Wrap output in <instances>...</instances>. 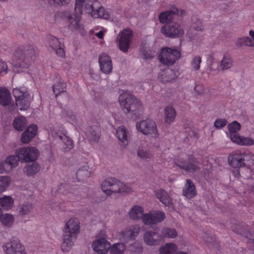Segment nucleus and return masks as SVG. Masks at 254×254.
Listing matches in <instances>:
<instances>
[{
  "label": "nucleus",
  "mask_w": 254,
  "mask_h": 254,
  "mask_svg": "<svg viewBox=\"0 0 254 254\" xmlns=\"http://www.w3.org/2000/svg\"><path fill=\"white\" fill-rule=\"evenodd\" d=\"M63 242L61 249L64 252L69 251L75 242L80 232V222L75 217L70 218L63 229Z\"/></svg>",
  "instance_id": "nucleus-1"
},
{
  "label": "nucleus",
  "mask_w": 254,
  "mask_h": 254,
  "mask_svg": "<svg viewBox=\"0 0 254 254\" xmlns=\"http://www.w3.org/2000/svg\"><path fill=\"white\" fill-rule=\"evenodd\" d=\"M119 101L126 114L131 113L135 115H141L143 112V107L140 101L129 92L122 91L119 97Z\"/></svg>",
  "instance_id": "nucleus-2"
},
{
  "label": "nucleus",
  "mask_w": 254,
  "mask_h": 254,
  "mask_svg": "<svg viewBox=\"0 0 254 254\" xmlns=\"http://www.w3.org/2000/svg\"><path fill=\"white\" fill-rule=\"evenodd\" d=\"M241 125L237 121H234L228 126L229 137L231 141L241 146H251L254 144V140L250 137L240 135L237 132L240 130Z\"/></svg>",
  "instance_id": "nucleus-3"
},
{
  "label": "nucleus",
  "mask_w": 254,
  "mask_h": 254,
  "mask_svg": "<svg viewBox=\"0 0 254 254\" xmlns=\"http://www.w3.org/2000/svg\"><path fill=\"white\" fill-rule=\"evenodd\" d=\"M136 128L138 131L150 137L156 138L159 136L156 123L152 120L147 119L137 122Z\"/></svg>",
  "instance_id": "nucleus-4"
},
{
  "label": "nucleus",
  "mask_w": 254,
  "mask_h": 254,
  "mask_svg": "<svg viewBox=\"0 0 254 254\" xmlns=\"http://www.w3.org/2000/svg\"><path fill=\"white\" fill-rule=\"evenodd\" d=\"M174 163L173 167L176 165L179 168L190 173L197 172L200 169L199 162L191 155H188L185 160L183 158H178Z\"/></svg>",
  "instance_id": "nucleus-5"
},
{
  "label": "nucleus",
  "mask_w": 254,
  "mask_h": 254,
  "mask_svg": "<svg viewBox=\"0 0 254 254\" xmlns=\"http://www.w3.org/2000/svg\"><path fill=\"white\" fill-rule=\"evenodd\" d=\"M34 52L31 49H17L14 52V56L18 61L15 66L21 68H27L30 65L29 59L32 57Z\"/></svg>",
  "instance_id": "nucleus-6"
},
{
  "label": "nucleus",
  "mask_w": 254,
  "mask_h": 254,
  "mask_svg": "<svg viewBox=\"0 0 254 254\" xmlns=\"http://www.w3.org/2000/svg\"><path fill=\"white\" fill-rule=\"evenodd\" d=\"M181 52L177 49H162L159 56L160 62L163 64H173L180 59Z\"/></svg>",
  "instance_id": "nucleus-7"
},
{
  "label": "nucleus",
  "mask_w": 254,
  "mask_h": 254,
  "mask_svg": "<svg viewBox=\"0 0 254 254\" xmlns=\"http://www.w3.org/2000/svg\"><path fill=\"white\" fill-rule=\"evenodd\" d=\"M85 0H75L74 6L75 14L68 16L69 27L72 29H79L80 28V15L82 14L83 6Z\"/></svg>",
  "instance_id": "nucleus-8"
},
{
  "label": "nucleus",
  "mask_w": 254,
  "mask_h": 254,
  "mask_svg": "<svg viewBox=\"0 0 254 254\" xmlns=\"http://www.w3.org/2000/svg\"><path fill=\"white\" fill-rule=\"evenodd\" d=\"M85 11L93 18L102 17L106 18L104 14V9L97 0H87L85 4Z\"/></svg>",
  "instance_id": "nucleus-9"
},
{
  "label": "nucleus",
  "mask_w": 254,
  "mask_h": 254,
  "mask_svg": "<svg viewBox=\"0 0 254 254\" xmlns=\"http://www.w3.org/2000/svg\"><path fill=\"white\" fill-rule=\"evenodd\" d=\"M16 152L22 162L35 161L37 159L38 155V150L34 147H22Z\"/></svg>",
  "instance_id": "nucleus-10"
},
{
  "label": "nucleus",
  "mask_w": 254,
  "mask_h": 254,
  "mask_svg": "<svg viewBox=\"0 0 254 254\" xmlns=\"http://www.w3.org/2000/svg\"><path fill=\"white\" fill-rule=\"evenodd\" d=\"M161 33L166 37H179L184 34V31L180 25L176 23L164 25L161 29Z\"/></svg>",
  "instance_id": "nucleus-11"
},
{
  "label": "nucleus",
  "mask_w": 254,
  "mask_h": 254,
  "mask_svg": "<svg viewBox=\"0 0 254 254\" xmlns=\"http://www.w3.org/2000/svg\"><path fill=\"white\" fill-rule=\"evenodd\" d=\"M165 217V213L163 211L155 210L144 214L142 221L145 225H153L162 222Z\"/></svg>",
  "instance_id": "nucleus-12"
},
{
  "label": "nucleus",
  "mask_w": 254,
  "mask_h": 254,
  "mask_svg": "<svg viewBox=\"0 0 254 254\" xmlns=\"http://www.w3.org/2000/svg\"><path fill=\"white\" fill-rule=\"evenodd\" d=\"M6 254H26L19 240L15 238L11 239V241L6 243L3 247Z\"/></svg>",
  "instance_id": "nucleus-13"
},
{
  "label": "nucleus",
  "mask_w": 254,
  "mask_h": 254,
  "mask_svg": "<svg viewBox=\"0 0 254 254\" xmlns=\"http://www.w3.org/2000/svg\"><path fill=\"white\" fill-rule=\"evenodd\" d=\"M244 153L240 151H233L228 157L229 164L232 167L236 169L244 166Z\"/></svg>",
  "instance_id": "nucleus-14"
},
{
  "label": "nucleus",
  "mask_w": 254,
  "mask_h": 254,
  "mask_svg": "<svg viewBox=\"0 0 254 254\" xmlns=\"http://www.w3.org/2000/svg\"><path fill=\"white\" fill-rule=\"evenodd\" d=\"M92 247L94 251L99 254H105L110 249V243L105 238H98L93 242Z\"/></svg>",
  "instance_id": "nucleus-15"
},
{
  "label": "nucleus",
  "mask_w": 254,
  "mask_h": 254,
  "mask_svg": "<svg viewBox=\"0 0 254 254\" xmlns=\"http://www.w3.org/2000/svg\"><path fill=\"white\" fill-rule=\"evenodd\" d=\"M186 13L185 10H182L180 12L176 7H173L171 10H167L160 13L159 19L161 23H165L171 22L175 15H183Z\"/></svg>",
  "instance_id": "nucleus-16"
},
{
  "label": "nucleus",
  "mask_w": 254,
  "mask_h": 254,
  "mask_svg": "<svg viewBox=\"0 0 254 254\" xmlns=\"http://www.w3.org/2000/svg\"><path fill=\"white\" fill-rule=\"evenodd\" d=\"M140 231V227L138 225L131 226L128 230L122 232L120 239L125 241L133 240L137 236Z\"/></svg>",
  "instance_id": "nucleus-17"
},
{
  "label": "nucleus",
  "mask_w": 254,
  "mask_h": 254,
  "mask_svg": "<svg viewBox=\"0 0 254 254\" xmlns=\"http://www.w3.org/2000/svg\"><path fill=\"white\" fill-rule=\"evenodd\" d=\"M132 36V31L130 29L123 31L119 36V48H129V45Z\"/></svg>",
  "instance_id": "nucleus-18"
},
{
  "label": "nucleus",
  "mask_w": 254,
  "mask_h": 254,
  "mask_svg": "<svg viewBox=\"0 0 254 254\" xmlns=\"http://www.w3.org/2000/svg\"><path fill=\"white\" fill-rule=\"evenodd\" d=\"M116 136L124 147H126L129 142V134L127 129L124 126L118 127L116 130Z\"/></svg>",
  "instance_id": "nucleus-19"
},
{
  "label": "nucleus",
  "mask_w": 254,
  "mask_h": 254,
  "mask_svg": "<svg viewBox=\"0 0 254 254\" xmlns=\"http://www.w3.org/2000/svg\"><path fill=\"white\" fill-rule=\"evenodd\" d=\"M37 130V127L35 125H30L23 132L21 140L23 143H28L36 135Z\"/></svg>",
  "instance_id": "nucleus-20"
},
{
  "label": "nucleus",
  "mask_w": 254,
  "mask_h": 254,
  "mask_svg": "<svg viewBox=\"0 0 254 254\" xmlns=\"http://www.w3.org/2000/svg\"><path fill=\"white\" fill-rule=\"evenodd\" d=\"M101 70L105 74H109L111 72V60L110 57L105 54L99 57Z\"/></svg>",
  "instance_id": "nucleus-21"
},
{
  "label": "nucleus",
  "mask_w": 254,
  "mask_h": 254,
  "mask_svg": "<svg viewBox=\"0 0 254 254\" xmlns=\"http://www.w3.org/2000/svg\"><path fill=\"white\" fill-rule=\"evenodd\" d=\"M143 240L148 246H156L159 244L160 239L157 233L149 231L144 233Z\"/></svg>",
  "instance_id": "nucleus-22"
},
{
  "label": "nucleus",
  "mask_w": 254,
  "mask_h": 254,
  "mask_svg": "<svg viewBox=\"0 0 254 254\" xmlns=\"http://www.w3.org/2000/svg\"><path fill=\"white\" fill-rule=\"evenodd\" d=\"M183 195L188 198H191L197 194V191L193 182L190 180L186 181V184L183 190Z\"/></svg>",
  "instance_id": "nucleus-23"
},
{
  "label": "nucleus",
  "mask_w": 254,
  "mask_h": 254,
  "mask_svg": "<svg viewBox=\"0 0 254 254\" xmlns=\"http://www.w3.org/2000/svg\"><path fill=\"white\" fill-rule=\"evenodd\" d=\"M144 209L140 205H135L132 206L128 212L129 218L133 220H138L142 219V216L145 213H143Z\"/></svg>",
  "instance_id": "nucleus-24"
},
{
  "label": "nucleus",
  "mask_w": 254,
  "mask_h": 254,
  "mask_svg": "<svg viewBox=\"0 0 254 254\" xmlns=\"http://www.w3.org/2000/svg\"><path fill=\"white\" fill-rule=\"evenodd\" d=\"M176 111L175 108L170 105L167 106L164 108V122L168 125L171 124L175 120Z\"/></svg>",
  "instance_id": "nucleus-25"
},
{
  "label": "nucleus",
  "mask_w": 254,
  "mask_h": 254,
  "mask_svg": "<svg viewBox=\"0 0 254 254\" xmlns=\"http://www.w3.org/2000/svg\"><path fill=\"white\" fill-rule=\"evenodd\" d=\"M156 195L160 201L165 206L173 208L172 200L165 190L160 189L157 190Z\"/></svg>",
  "instance_id": "nucleus-26"
},
{
  "label": "nucleus",
  "mask_w": 254,
  "mask_h": 254,
  "mask_svg": "<svg viewBox=\"0 0 254 254\" xmlns=\"http://www.w3.org/2000/svg\"><path fill=\"white\" fill-rule=\"evenodd\" d=\"M87 135L90 140L97 142L101 135L100 129L98 126H90L87 131Z\"/></svg>",
  "instance_id": "nucleus-27"
},
{
  "label": "nucleus",
  "mask_w": 254,
  "mask_h": 254,
  "mask_svg": "<svg viewBox=\"0 0 254 254\" xmlns=\"http://www.w3.org/2000/svg\"><path fill=\"white\" fill-rule=\"evenodd\" d=\"M178 250V246L174 243H167L159 249V254H174Z\"/></svg>",
  "instance_id": "nucleus-28"
},
{
  "label": "nucleus",
  "mask_w": 254,
  "mask_h": 254,
  "mask_svg": "<svg viewBox=\"0 0 254 254\" xmlns=\"http://www.w3.org/2000/svg\"><path fill=\"white\" fill-rule=\"evenodd\" d=\"M177 76L176 72L170 68L166 69L159 74V79L164 82L171 81L175 79Z\"/></svg>",
  "instance_id": "nucleus-29"
},
{
  "label": "nucleus",
  "mask_w": 254,
  "mask_h": 254,
  "mask_svg": "<svg viewBox=\"0 0 254 254\" xmlns=\"http://www.w3.org/2000/svg\"><path fill=\"white\" fill-rule=\"evenodd\" d=\"M34 207L32 202L25 201L19 205L17 208V212L19 215L24 216L31 213Z\"/></svg>",
  "instance_id": "nucleus-30"
},
{
  "label": "nucleus",
  "mask_w": 254,
  "mask_h": 254,
  "mask_svg": "<svg viewBox=\"0 0 254 254\" xmlns=\"http://www.w3.org/2000/svg\"><path fill=\"white\" fill-rule=\"evenodd\" d=\"M28 163L23 168V172L26 175L33 176L39 172L40 167L36 162L33 161Z\"/></svg>",
  "instance_id": "nucleus-31"
},
{
  "label": "nucleus",
  "mask_w": 254,
  "mask_h": 254,
  "mask_svg": "<svg viewBox=\"0 0 254 254\" xmlns=\"http://www.w3.org/2000/svg\"><path fill=\"white\" fill-rule=\"evenodd\" d=\"M11 96L9 90L5 87H0V104L6 106L10 103Z\"/></svg>",
  "instance_id": "nucleus-32"
},
{
  "label": "nucleus",
  "mask_w": 254,
  "mask_h": 254,
  "mask_svg": "<svg viewBox=\"0 0 254 254\" xmlns=\"http://www.w3.org/2000/svg\"><path fill=\"white\" fill-rule=\"evenodd\" d=\"M91 173L89 167L87 165L81 166L76 172L77 178L79 180H84L89 177Z\"/></svg>",
  "instance_id": "nucleus-33"
},
{
  "label": "nucleus",
  "mask_w": 254,
  "mask_h": 254,
  "mask_svg": "<svg viewBox=\"0 0 254 254\" xmlns=\"http://www.w3.org/2000/svg\"><path fill=\"white\" fill-rule=\"evenodd\" d=\"M233 60L230 56H224L220 63L221 69L223 71L230 69L233 66Z\"/></svg>",
  "instance_id": "nucleus-34"
},
{
  "label": "nucleus",
  "mask_w": 254,
  "mask_h": 254,
  "mask_svg": "<svg viewBox=\"0 0 254 254\" xmlns=\"http://www.w3.org/2000/svg\"><path fill=\"white\" fill-rule=\"evenodd\" d=\"M203 29V26L202 25L201 21L200 20H197L195 22H193L192 25L190 27V29H193L194 30V35L190 36V40L191 41L198 40L199 39L198 37H197V35L199 34V32L201 31Z\"/></svg>",
  "instance_id": "nucleus-35"
},
{
  "label": "nucleus",
  "mask_w": 254,
  "mask_h": 254,
  "mask_svg": "<svg viewBox=\"0 0 254 254\" xmlns=\"http://www.w3.org/2000/svg\"><path fill=\"white\" fill-rule=\"evenodd\" d=\"M244 166L249 168L252 171L254 172V154L251 152L244 153Z\"/></svg>",
  "instance_id": "nucleus-36"
},
{
  "label": "nucleus",
  "mask_w": 254,
  "mask_h": 254,
  "mask_svg": "<svg viewBox=\"0 0 254 254\" xmlns=\"http://www.w3.org/2000/svg\"><path fill=\"white\" fill-rule=\"evenodd\" d=\"M30 96L29 94L28 95H26L24 97L19 100H17L16 101V106L20 110H26L30 105Z\"/></svg>",
  "instance_id": "nucleus-37"
},
{
  "label": "nucleus",
  "mask_w": 254,
  "mask_h": 254,
  "mask_svg": "<svg viewBox=\"0 0 254 254\" xmlns=\"http://www.w3.org/2000/svg\"><path fill=\"white\" fill-rule=\"evenodd\" d=\"M46 40L50 48H62L63 46L59 39L52 35H48Z\"/></svg>",
  "instance_id": "nucleus-38"
},
{
  "label": "nucleus",
  "mask_w": 254,
  "mask_h": 254,
  "mask_svg": "<svg viewBox=\"0 0 254 254\" xmlns=\"http://www.w3.org/2000/svg\"><path fill=\"white\" fill-rule=\"evenodd\" d=\"M137 156L142 160L151 159L152 154L149 149L146 147H139L137 151Z\"/></svg>",
  "instance_id": "nucleus-39"
},
{
  "label": "nucleus",
  "mask_w": 254,
  "mask_h": 254,
  "mask_svg": "<svg viewBox=\"0 0 254 254\" xmlns=\"http://www.w3.org/2000/svg\"><path fill=\"white\" fill-rule=\"evenodd\" d=\"M13 204V200L9 196H4L0 198V208L8 210L11 208Z\"/></svg>",
  "instance_id": "nucleus-40"
},
{
  "label": "nucleus",
  "mask_w": 254,
  "mask_h": 254,
  "mask_svg": "<svg viewBox=\"0 0 254 254\" xmlns=\"http://www.w3.org/2000/svg\"><path fill=\"white\" fill-rule=\"evenodd\" d=\"M126 191L124 184L116 179H112V193H121Z\"/></svg>",
  "instance_id": "nucleus-41"
},
{
  "label": "nucleus",
  "mask_w": 254,
  "mask_h": 254,
  "mask_svg": "<svg viewBox=\"0 0 254 254\" xmlns=\"http://www.w3.org/2000/svg\"><path fill=\"white\" fill-rule=\"evenodd\" d=\"M14 128L19 130H22L27 125V120L24 117L16 118L13 123Z\"/></svg>",
  "instance_id": "nucleus-42"
},
{
  "label": "nucleus",
  "mask_w": 254,
  "mask_h": 254,
  "mask_svg": "<svg viewBox=\"0 0 254 254\" xmlns=\"http://www.w3.org/2000/svg\"><path fill=\"white\" fill-rule=\"evenodd\" d=\"M161 235L163 238L174 239L177 237L178 233L175 229L164 228L161 231Z\"/></svg>",
  "instance_id": "nucleus-43"
},
{
  "label": "nucleus",
  "mask_w": 254,
  "mask_h": 254,
  "mask_svg": "<svg viewBox=\"0 0 254 254\" xmlns=\"http://www.w3.org/2000/svg\"><path fill=\"white\" fill-rule=\"evenodd\" d=\"M66 87V84L64 82H57L53 85V90L56 96L61 93L64 92Z\"/></svg>",
  "instance_id": "nucleus-44"
},
{
  "label": "nucleus",
  "mask_w": 254,
  "mask_h": 254,
  "mask_svg": "<svg viewBox=\"0 0 254 254\" xmlns=\"http://www.w3.org/2000/svg\"><path fill=\"white\" fill-rule=\"evenodd\" d=\"M11 182V179L9 177L1 176L0 177V193L5 191L9 186Z\"/></svg>",
  "instance_id": "nucleus-45"
},
{
  "label": "nucleus",
  "mask_w": 254,
  "mask_h": 254,
  "mask_svg": "<svg viewBox=\"0 0 254 254\" xmlns=\"http://www.w3.org/2000/svg\"><path fill=\"white\" fill-rule=\"evenodd\" d=\"M254 45V41L249 37H244L239 38L237 42L238 46L244 47L250 46L253 47Z\"/></svg>",
  "instance_id": "nucleus-46"
},
{
  "label": "nucleus",
  "mask_w": 254,
  "mask_h": 254,
  "mask_svg": "<svg viewBox=\"0 0 254 254\" xmlns=\"http://www.w3.org/2000/svg\"><path fill=\"white\" fill-rule=\"evenodd\" d=\"M2 223L7 227H10L14 221V218L12 215L6 213L3 214L0 217Z\"/></svg>",
  "instance_id": "nucleus-47"
},
{
  "label": "nucleus",
  "mask_w": 254,
  "mask_h": 254,
  "mask_svg": "<svg viewBox=\"0 0 254 254\" xmlns=\"http://www.w3.org/2000/svg\"><path fill=\"white\" fill-rule=\"evenodd\" d=\"M12 169V167L9 163L6 158L3 162H2L0 163V174H3L4 173H8L10 172Z\"/></svg>",
  "instance_id": "nucleus-48"
},
{
  "label": "nucleus",
  "mask_w": 254,
  "mask_h": 254,
  "mask_svg": "<svg viewBox=\"0 0 254 254\" xmlns=\"http://www.w3.org/2000/svg\"><path fill=\"white\" fill-rule=\"evenodd\" d=\"M6 158L13 169L18 165V163L20 161V158L17 154V152H16L15 155H10L7 157Z\"/></svg>",
  "instance_id": "nucleus-49"
},
{
  "label": "nucleus",
  "mask_w": 254,
  "mask_h": 254,
  "mask_svg": "<svg viewBox=\"0 0 254 254\" xmlns=\"http://www.w3.org/2000/svg\"><path fill=\"white\" fill-rule=\"evenodd\" d=\"M101 189L107 195L111 193V182L110 179L104 181L101 184Z\"/></svg>",
  "instance_id": "nucleus-50"
},
{
  "label": "nucleus",
  "mask_w": 254,
  "mask_h": 254,
  "mask_svg": "<svg viewBox=\"0 0 254 254\" xmlns=\"http://www.w3.org/2000/svg\"><path fill=\"white\" fill-rule=\"evenodd\" d=\"M141 53V58L145 60L150 59L155 56V53L150 49H143Z\"/></svg>",
  "instance_id": "nucleus-51"
},
{
  "label": "nucleus",
  "mask_w": 254,
  "mask_h": 254,
  "mask_svg": "<svg viewBox=\"0 0 254 254\" xmlns=\"http://www.w3.org/2000/svg\"><path fill=\"white\" fill-rule=\"evenodd\" d=\"M125 250V246L123 243L114 244L112 246V254H122Z\"/></svg>",
  "instance_id": "nucleus-52"
},
{
  "label": "nucleus",
  "mask_w": 254,
  "mask_h": 254,
  "mask_svg": "<svg viewBox=\"0 0 254 254\" xmlns=\"http://www.w3.org/2000/svg\"><path fill=\"white\" fill-rule=\"evenodd\" d=\"M13 94L15 98V101H16L17 100L24 97V96H25L26 95H28V93L25 92L24 89L22 90L20 89L16 88L13 90Z\"/></svg>",
  "instance_id": "nucleus-53"
},
{
  "label": "nucleus",
  "mask_w": 254,
  "mask_h": 254,
  "mask_svg": "<svg viewBox=\"0 0 254 254\" xmlns=\"http://www.w3.org/2000/svg\"><path fill=\"white\" fill-rule=\"evenodd\" d=\"M59 138L63 140L68 149L70 150L73 147L72 140L66 135H59Z\"/></svg>",
  "instance_id": "nucleus-54"
},
{
  "label": "nucleus",
  "mask_w": 254,
  "mask_h": 254,
  "mask_svg": "<svg viewBox=\"0 0 254 254\" xmlns=\"http://www.w3.org/2000/svg\"><path fill=\"white\" fill-rule=\"evenodd\" d=\"M201 62V58L198 56H195L191 63V66L193 70H197L200 68V64Z\"/></svg>",
  "instance_id": "nucleus-55"
},
{
  "label": "nucleus",
  "mask_w": 254,
  "mask_h": 254,
  "mask_svg": "<svg viewBox=\"0 0 254 254\" xmlns=\"http://www.w3.org/2000/svg\"><path fill=\"white\" fill-rule=\"evenodd\" d=\"M227 124L226 120L224 119H218L214 123V126L217 128H221L225 127Z\"/></svg>",
  "instance_id": "nucleus-56"
},
{
  "label": "nucleus",
  "mask_w": 254,
  "mask_h": 254,
  "mask_svg": "<svg viewBox=\"0 0 254 254\" xmlns=\"http://www.w3.org/2000/svg\"><path fill=\"white\" fill-rule=\"evenodd\" d=\"M203 239L205 242L209 245L214 244L216 241V238L215 237L206 234L205 235Z\"/></svg>",
  "instance_id": "nucleus-57"
},
{
  "label": "nucleus",
  "mask_w": 254,
  "mask_h": 254,
  "mask_svg": "<svg viewBox=\"0 0 254 254\" xmlns=\"http://www.w3.org/2000/svg\"><path fill=\"white\" fill-rule=\"evenodd\" d=\"M196 92L199 94H203L206 92V89L201 85H197L194 88Z\"/></svg>",
  "instance_id": "nucleus-58"
},
{
  "label": "nucleus",
  "mask_w": 254,
  "mask_h": 254,
  "mask_svg": "<svg viewBox=\"0 0 254 254\" xmlns=\"http://www.w3.org/2000/svg\"><path fill=\"white\" fill-rule=\"evenodd\" d=\"M56 54L60 57H65V51L64 49H53Z\"/></svg>",
  "instance_id": "nucleus-59"
},
{
  "label": "nucleus",
  "mask_w": 254,
  "mask_h": 254,
  "mask_svg": "<svg viewBox=\"0 0 254 254\" xmlns=\"http://www.w3.org/2000/svg\"><path fill=\"white\" fill-rule=\"evenodd\" d=\"M106 31L102 29L98 32H95L94 35L96 36L99 39L102 40L104 38V34Z\"/></svg>",
  "instance_id": "nucleus-60"
},
{
  "label": "nucleus",
  "mask_w": 254,
  "mask_h": 254,
  "mask_svg": "<svg viewBox=\"0 0 254 254\" xmlns=\"http://www.w3.org/2000/svg\"><path fill=\"white\" fill-rule=\"evenodd\" d=\"M7 68V66L4 62H2L0 60V73L5 71Z\"/></svg>",
  "instance_id": "nucleus-61"
},
{
  "label": "nucleus",
  "mask_w": 254,
  "mask_h": 254,
  "mask_svg": "<svg viewBox=\"0 0 254 254\" xmlns=\"http://www.w3.org/2000/svg\"><path fill=\"white\" fill-rule=\"evenodd\" d=\"M69 188V185H67V184H61L59 187V190L62 192V193H65L64 192V190H68Z\"/></svg>",
  "instance_id": "nucleus-62"
},
{
  "label": "nucleus",
  "mask_w": 254,
  "mask_h": 254,
  "mask_svg": "<svg viewBox=\"0 0 254 254\" xmlns=\"http://www.w3.org/2000/svg\"><path fill=\"white\" fill-rule=\"evenodd\" d=\"M70 0H55V4L56 3L59 5H66L68 4Z\"/></svg>",
  "instance_id": "nucleus-63"
},
{
  "label": "nucleus",
  "mask_w": 254,
  "mask_h": 254,
  "mask_svg": "<svg viewBox=\"0 0 254 254\" xmlns=\"http://www.w3.org/2000/svg\"><path fill=\"white\" fill-rule=\"evenodd\" d=\"M249 35L253 39V41H254V31L253 30H251L249 31Z\"/></svg>",
  "instance_id": "nucleus-64"
}]
</instances>
